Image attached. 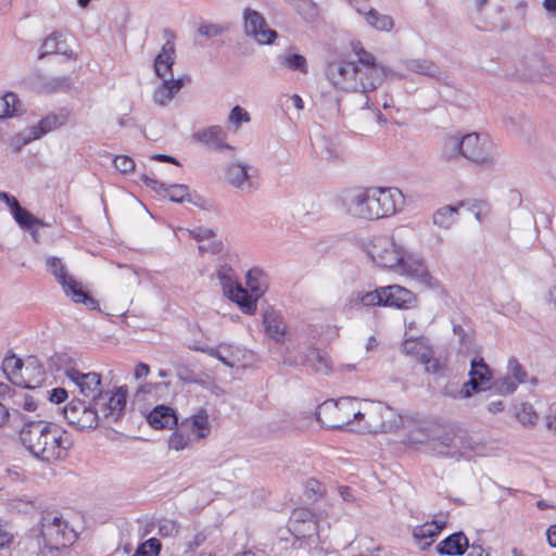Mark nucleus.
Wrapping results in <instances>:
<instances>
[{
    "mask_svg": "<svg viewBox=\"0 0 556 556\" xmlns=\"http://www.w3.org/2000/svg\"><path fill=\"white\" fill-rule=\"evenodd\" d=\"M353 59L341 58L331 62L326 71L328 79L338 88L368 93L376 90L388 79H402L396 73L377 62L375 55L367 51L361 41L352 42Z\"/></svg>",
    "mask_w": 556,
    "mask_h": 556,
    "instance_id": "1",
    "label": "nucleus"
},
{
    "mask_svg": "<svg viewBox=\"0 0 556 556\" xmlns=\"http://www.w3.org/2000/svg\"><path fill=\"white\" fill-rule=\"evenodd\" d=\"M20 439L33 456L47 463L65 458L73 445L56 425L43 420H25Z\"/></svg>",
    "mask_w": 556,
    "mask_h": 556,
    "instance_id": "2",
    "label": "nucleus"
},
{
    "mask_svg": "<svg viewBox=\"0 0 556 556\" xmlns=\"http://www.w3.org/2000/svg\"><path fill=\"white\" fill-rule=\"evenodd\" d=\"M358 399L341 397L336 402H325L317 412L318 421L327 428H356Z\"/></svg>",
    "mask_w": 556,
    "mask_h": 556,
    "instance_id": "3",
    "label": "nucleus"
},
{
    "mask_svg": "<svg viewBox=\"0 0 556 556\" xmlns=\"http://www.w3.org/2000/svg\"><path fill=\"white\" fill-rule=\"evenodd\" d=\"M463 157L486 168L502 165L496 146L488 134L470 132L463 136Z\"/></svg>",
    "mask_w": 556,
    "mask_h": 556,
    "instance_id": "4",
    "label": "nucleus"
},
{
    "mask_svg": "<svg viewBox=\"0 0 556 556\" xmlns=\"http://www.w3.org/2000/svg\"><path fill=\"white\" fill-rule=\"evenodd\" d=\"M46 264L48 270L61 285L66 296H68L74 303H83L90 309H99V302L83 289V285L80 282L67 274L61 258L55 256L48 257Z\"/></svg>",
    "mask_w": 556,
    "mask_h": 556,
    "instance_id": "5",
    "label": "nucleus"
},
{
    "mask_svg": "<svg viewBox=\"0 0 556 556\" xmlns=\"http://www.w3.org/2000/svg\"><path fill=\"white\" fill-rule=\"evenodd\" d=\"M356 430L358 432H384L388 428L386 419L391 416V409L381 402L358 400Z\"/></svg>",
    "mask_w": 556,
    "mask_h": 556,
    "instance_id": "6",
    "label": "nucleus"
},
{
    "mask_svg": "<svg viewBox=\"0 0 556 556\" xmlns=\"http://www.w3.org/2000/svg\"><path fill=\"white\" fill-rule=\"evenodd\" d=\"M403 247L386 237H378L364 244L365 253L380 267L395 269L402 260Z\"/></svg>",
    "mask_w": 556,
    "mask_h": 556,
    "instance_id": "7",
    "label": "nucleus"
},
{
    "mask_svg": "<svg viewBox=\"0 0 556 556\" xmlns=\"http://www.w3.org/2000/svg\"><path fill=\"white\" fill-rule=\"evenodd\" d=\"M372 220L396 214L404 206L405 199L397 188H369Z\"/></svg>",
    "mask_w": 556,
    "mask_h": 556,
    "instance_id": "8",
    "label": "nucleus"
},
{
    "mask_svg": "<svg viewBox=\"0 0 556 556\" xmlns=\"http://www.w3.org/2000/svg\"><path fill=\"white\" fill-rule=\"evenodd\" d=\"M518 76L530 81H551L556 77V68L539 53H526L516 66Z\"/></svg>",
    "mask_w": 556,
    "mask_h": 556,
    "instance_id": "9",
    "label": "nucleus"
},
{
    "mask_svg": "<svg viewBox=\"0 0 556 556\" xmlns=\"http://www.w3.org/2000/svg\"><path fill=\"white\" fill-rule=\"evenodd\" d=\"M41 535L47 546L61 548L70 544L74 538L73 531L68 529L62 517L48 514L42 517Z\"/></svg>",
    "mask_w": 556,
    "mask_h": 556,
    "instance_id": "10",
    "label": "nucleus"
},
{
    "mask_svg": "<svg viewBox=\"0 0 556 556\" xmlns=\"http://www.w3.org/2000/svg\"><path fill=\"white\" fill-rule=\"evenodd\" d=\"M341 207L353 217L372 220L369 188H356L344 191L340 197Z\"/></svg>",
    "mask_w": 556,
    "mask_h": 556,
    "instance_id": "11",
    "label": "nucleus"
},
{
    "mask_svg": "<svg viewBox=\"0 0 556 556\" xmlns=\"http://www.w3.org/2000/svg\"><path fill=\"white\" fill-rule=\"evenodd\" d=\"M242 17L244 34L257 43L270 45L277 38L276 30L268 27L265 17L256 10L247 8Z\"/></svg>",
    "mask_w": 556,
    "mask_h": 556,
    "instance_id": "12",
    "label": "nucleus"
},
{
    "mask_svg": "<svg viewBox=\"0 0 556 556\" xmlns=\"http://www.w3.org/2000/svg\"><path fill=\"white\" fill-rule=\"evenodd\" d=\"M64 418L77 429H94L98 426V412L80 400H72L63 408Z\"/></svg>",
    "mask_w": 556,
    "mask_h": 556,
    "instance_id": "13",
    "label": "nucleus"
},
{
    "mask_svg": "<svg viewBox=\"0 0 556 556\" xmlns=\"http://www.w3.org/2000/svg\"><path fill=\"white\" fill-rule=\"evenodd\" d=\"M469 380L464 382L460 393L464 397H470L473 393L481 392L491 387L492 372L483 358H475L470 363Z\"/></svg>",
    "mask_w": 556,
    "mask_h": 556,
    "instance_id": "14",
    "label": "nucleus"
},
{
    "mask_svg": "<svg viewBox=\"0 0 556 556\" xmlns=\"http://www.w3.org/2000/svg\"><path fill=\"white\" fill-rule=\"evenodd\" d=\"M24 363L15 355L7 356L2 362V370L10 382L15 386L23 387L24 389H35L45 380V371L41 366H35L36 381L33 383L29 379L21 375Z\"/></svg>",
    "mask_w": 556,
    "mask_h": 556,
    "instance_id": "15",
    "label": "nucleus"
},
{
    "mask_svg": "<svg viewBox=\"0 0 556 556\" xmlns=\"http://www.w3.org/2000/svg\"><path fill=\"white\" fill-rule=\"evenodd\" d=\"M401 257L402 260L399 262V265H396L394 270L426 286H433V278L419 256L408 252L406 249H403Z\"/></svg>",
    "mask_w": 556,
    "mask_h": 556,
    "instance_id": "16",
    "label": "nucleus"
},
{
    "mask_svg": "<svg viewBox=\"0 0 556 556\" xmlns=\"http://www.w3.org/2000/svg\"><path fill=\"white\" fill-rule=\"evenodd\" d=\"M65 375L73 383H75L84 396L94 399L97 405L101 404L99 397L101 376L99 374H84L76 368H68L66 369Z\"/></svg>",
    "mask_w": 556,
    "mask_h": 556,
    "instance_id": "17",
    "label": "nucleus"
},
{
    "mask_svg": "<svg viewBox=\"0 0 556 556\" xmlns=\"http://www.w3.org/2000/svg\"><path fill=\"white\" fill-rule=\"evenodd\" d=\"M250 165L242 162L231 163L226 169V179L232 187L243 192H251L256 189Z\"/></svg>",
    "mask_w": 556,
    "mask_h": 556,
    "instance_id": "18",
    "label": "nucleus"
},
{
    "mask_svg": "<svg viewBox=\"0 0 556 556\" xmlns=\"http://www.w3.org/2000/svg\"><path fill=\"white\" fill-rule=\"evenodd\" d=\"M381 292L383 295V306L407 309L416 303L415 294L399 285L381 287Z\"/></svg>",
    "mask_w": 556,
    "mask_h": 556,
    "instance_id": "19",
    "label": "nucleus"
},
{
    "mask_svg": "<svg viewBox=\"0 0 556 556\" xmlns=\"http://www.w3.org/2000/svg\"><path fill=\"white\" fill-rule=\"evenodd\" d=\"M265 333L276 343H283L287 334V323L282 314L274 307H268L263 313Z\"/></svg>",
    "mask_w": 556,
    "mask_h": 556,
    "instance_id": "20",
    "label": "nucleus"
},
{
    "mask_svg": "<svg viewBox=\"0 0 556 556\" xmlns=\"http://www.w3.org/2000/svg\"><path fill=\"white\" fill-rule=\"evenodd\" d=\"M330 523L326 519H315L302 525L289 527V531L296 539H307L312 543L320 542L321 536H327Z\"/></svg>",
    "mask_w": 556,
    "mask_h": 556,
    "instance_id": "21",
    "label": "nucleus"
},
{
    "mask_svg": "<svg viewBox=\"0 0 556 556\" xmlns=\"http://www.w3.org/2000/svg\"><path fill=\"white\" fill-rule=\"evenodd\" d=\"M407 71L435 79L447 85V74L442 71L433 61L427 59H409L404 61Z\"/></svg>",
    "mask_w": 556,
    "mask_h": 556,
    "instance_id": "22",
    "label": "nucleus"
},
{
    "mask_svg": "<svg viewBox=\"0 0 556 556\" xmlns=\"http://www.w3.org/2000/svg\"><path fill=\"white\" fill-rule=\"evenodd\" d=\"M176 51L173 40H167L154 60V71L159 78L168 79L173 77V65L175 64Z\"/></svg>",
    "mask_w": 556,
    "mask_h": 556,
    "instance_id": "23",
    "label": "nucleus"
},
{
    "mask_svg": "<svg viewBox=\"0 0 556 556\" xmlns=\"http://www.w3.org/2000/svg\"><path fill=\"white\" fill-rule=\"evenodd\" d=\"M127 403L126 387L117 388L109 397L108 402L102 404V414L109 421L116 422L124 414Z\"/></svg>",
    "mask_w": 556,
    "mask_h": 556,
    "instance_id": "24",
    "label": "nucleus"
},
{
    "mask_svg": "<svg viewBox=\"0 0 556 556\" xmlns=\"http://www.w3.org/2000/svg\"><path fill=\"white\" fill-rule=\"evenodd\" d=\"M226 131L222 126L218 125L210 126L194 134V138L199 142H202L214 150L232 149L226 142Z\"/></svg>",
    "mask_w": 556,
    "mask_h": 556,
    "instance_id": "25",
    "label": "nucleus"
},
{
    "mask_svg": "<svg viewBox=\"0 0 556 556\" xmlns=\"http://www.w3.org/2000/svg\"><path fill=\"white\" fill-rule=\"evenodd\" d=\"M142 180L144 184L156 192H164V195L168 197V199L176 203H182L186 200H189L188 187L186 185H169L166 186L163 182H160L153 178H150L146 175L142 176Z\"/></svg>",
    "mask_w": 556,
    "mask_h": 556,
    "instance_id": "26",
    "label": "nucleus"
},
{
    "mask_svg": "<svg viewBox=\"0 0 556 556\" xmlns=\"http://www.w3.org/2000/svg\"><path fill=\"white\" fill-rule=\"evenodd\" d=\"M163 83L154 90L153 100L160 106L167 105L185 85V78L162 79Z\"/></svg>",
    "mask_w": 556,
    "mask_h": 556,
    "instance_id": "27",
    "label": "nucleus"
},
{
    "mask_svg": "<svg viewBox=\"0 0 556 556\" xmlns=\"http://www.w3.org/2000/svg\"><path fill=\"white\" fill-rule=\"evenodd\" d=\"M148 422L154 429H172L177 426L178 417L176 412L166 405L154 407L147 417Z\"/></svg>",
    "mask_w": 556,
    "mask_h": 556,
    "instance_id": "28",
    "label": "nucleus"
},
{
    "mask_svg": "<svg viewBox=\"0 0 556 556\" xmlns=\"http://www.w3.org/2000/svg\"><path fill=\"white\" fill-rule=\"evenodd\" d=\"M469 546L467 536L463 532H456L441 541L435 549L440 555H463Z\"/></svg>",
    "mask_w": 556,
    "mask_h": 556,
    "instance_id": "29",
    "label": "nucleus"
},
{
    "mask_svg": "<svg viewBox=\"0 0 556 556\" xmlns=\"http://www.w3.org/2000/svg\"><path fill=\"white\" fill-rule=\"evenodd\" d=\"M439 156L444 162L457 161L463 157V136L446 135L442 138Z\"/></svg>",
    "mask_w": 556,
    "mask_h": 556,
    "instance_id": "30",
    "label": "nucleus"
},
{
    "mask_svg": "<svg viewBox=\"0 0 556 556\" xmlns=\"http://www.w3.org/2000/svg\"><path fill=\"white\" fill-rule=\"evenodd\" d=\"M59 53L72 58V51H68L65 37L61 31L51 33L41 43L39 49V59H43L49 54Z\"/></svg>",
    "mask_w": 556,
    "mask_h": 556,
    "instance_id": "31",
    "label": "nucleus"
},
{
    "mask_svg": "<svg viewBox=\"0 0 556 556\" xmlns=\"http://www.w3.org/2000/svg\"><path fill=\"white\" fill-rule=\"evenodd\" d=\"M181 426L190 428L197 439H205L211 429L208 414L204 408H200L195 414L185 419Z\"/></svg>",
    "mask_w": 556,
    "mask_h": 556,
    "instance_id": "32",
    "label": "nucleus"
},
{
    "mask_svg": "<svg viewBox=\"0 0 556 556\" xmlns=\"http://www.w3.org/2000/svg\"><path fill=\"white\" fill-rule=\"evenodd\" d=\"M66 122L65 115H56L51 114L42 118L37 126H34L29 129V135L26 139V142L35 139H39L46 134L59 128L64 125Z\"/></svg>",
    "mask_w": 556,
    "mask_h": 556,
    "instance_id": "33",
    "label": "nucleus"
},
{
    "mask_svg": "<svg viewBox=\"0 0 556 556\" xmlns=\"http://www.w3.org/2000/svg\"><path fill=\"white\" fill-rule=\"evenodd\" d=\"M72 78L70 76L46 77L38 78L36 88L42 92H63L72 87Z\"/></svg>",
    "mask_w": 556,
    "mask_h": 556,
    "instance_id": "34",
    "label": "nucleus"
},
{
    "mask_svg": "<svg viewBox=\"0 0 556 556\" xmlns=\"http://www.w3.org/2000/svg\"><path fill=\"white\" fill-rule=\"evenodd\" d=\"M350 305L354 308L359 306H383L381 287L367 292H353L350 296Z\"/></svg>",
    "mask_w": 556,
    "mask_h": 556,
    "instance_id": "35",
    "label": "nucleus"
},
{
    "mask_svg": "<svg viewBox=\"0 0 556 556\" xmlns=\"http://www.w3.org/2000/svg\"><path fill=\"white\" fill-rule=\"evenodd\" d=\"M459 203L457 205H444L438 208L432 215V222L442 229H450L458 217Z\"/></svg>",
    "mask_w": 556,
    "mask_h": 556,
    "instance_id": "36",
    "label": "nucleus"
},
{
    "mask_svg": "<svg viewBox=\"0 0 556 556\" xmlns=\"http://www.w3.org/2000/svg\"><path fill=\"white\" fill-rule=\"evenodd\" d=\"M441 444L445 447L457 448V453L464 457H470V452L476 451V446L472 444L471 439L468 437H451L445 434L441 438ZM451 455H455L456 452H447Z\"/></svg>",
    "mask_w": 556,
    "mask_h": 556,
    "instance_id": "37",
    "label": "nucleus"
},
{
    "mask_svg": "<svg viewBox=\"0 0 556 556\" xmlns=\"http://www.w3.org/2000/svg\"><path fill=\"white\" fill-rule=\"evenodd\" d=\"M226 295H228L231 301L236 302L244 313H255L257 298H253V295L249 294V292L243 289L241 285L236 286L233 292H228Z\"/></svg>",
    "mask_w": 556,
    "mask_h": 556,
    "instance_id": "38",
    "label": "nucleus"
},
{
    "mask_svg": "<svg viewBox=\"0 0 556 556\" xmlns=\"http://www.w3.org/2000/svg\"><path fill=\"white\" fill-rule=\"evenodd\" d=\"M366 23L379 31H391L394 27V21L390 15L381 14L377 10L370 8L364 16Z\"/></svg>",
    "mask_w": 556,
    "mask_h": 556,
    "instance_id": "39",
    "label": "nucleus"
},
{
    "mask_svg": "<svg viewBox=\"0 0 556 556\" xmlns=\"http://www.w3.org/2000/svg\"><path fill=\"white\" fill-rule=\"evenodd\" d=\"M278 62L281 66L291 71H296L302 74H307L308 72L305 56L299 53L286 51L278 56Z\"/></svg>",
    "mask_w": 556,
    "mask_h": 556,
    "instance_id": "40",
    "label": "nucleus"
},
{
    "mask_svg": "<svg viewBox=\"0 0 556 556\" xmlns=\"http://www.w3.org/2000/svg\"><path fill=\"white\" fill-rule=\"evenodd\" d=\"M247 286L255 298L263 295L267 289L266 275L260 268H252L247 274Z\"/></svg>",
    "mask_w": 556,
    "mask_h": 556,
    "instance_id": "41",
    "label": "nucleus"
},
{
    "mask_svg": "<svg viewBox=\"0 0 556 556\" xmlns=\"http://www.w3.org/2000/svg\"><path fill=\"white\" fill-rule=\"evenodd\" d=\"M21 102L14 92H7L0 98V118L17 115L21 112Z\"/></svg>",
    "mask_w": 556,
    "mask_h": 556,
    "instance_id": "42",
    "label": "nucleus"
},
{
    "mask_svg": "<svg viewBox=\"0 0 556 556\" xmlns=\"http://www.w3.org/2000/svg\"><path fill=\"white\" fill-rule=\"evenodd\" d=\"M216 277L219 280V283L224 290V293L233 292V289L236 286H239V283L236 280V274L235 270L231 268L228 264H222L219 265Z\"/></svg>",
    "mask_w": 556,
    "mask_h": 556,
    "instance_id": "43",
    "label": "nucleus"
},
{
    "mask_svg": "<svg viewBox=\"0 0 556 556\" xmlns=\"http://www.w3.org/2000/svg\"><path fill=\"white\" fill-rule=\"evenodd\" d=\"M305 363L317 372L328 374L330 371L329 359L319 350H309L305 357Z\"/></svg>",
    "mask_w": 556,
    "mask_h": 556,
    "instance_id": "44",
    "label": "nucleus"
},
{
    "mask_svg": "<svg viewBox=\"0 0 556 556\" xmlns=\"http://www.w3.org/2000/svg\"><path fill=\"white\" fill-rule=\"evenodd\" d=\"M14 219L23 230H31L33 228L48 226L43 220L37 218L24 207L14 216Z\"/></svg>",
    "mask_w": 556,
    "mask_h": 556,
    "instance_id": "45",
    "label": "nucleus"
},
{
    "mask_svg": "<svg viewBox=\"0 0 556 556\" xmlns=\"http://www.w3.org/2000/svg\"><path fill=\"white\" fill-rule=\"evenodd\" d=\"M516 416L517 419L527 427H533L539 420V416L533 406L527 403H522L517 407Z\"/></svg>",
    "mask_w": 556,
    "mask_h": 556,
    "instance_id": "46",
    "label": "nucleus"
},
{
    "mask_svg": "<svg viewBox=\"0 0 556 556\" xmlns=\"http://www.w3.org/2000/svg\"><path fill=\"white\" fill-rule=\"evenodd\" d=\"M440 533V528L435 522H426L421 526H417L413 530V536L416 542H421L426 539H433Z\"/></svg>",
    "mask_w": 556,
    "mask_h": 556,
    "instance_id": "47",
    "label": "nucleus"
},
{
    "mask_svg": "<svg viewBox=\"0 0 556 556\" xmlns=\"http://www.w3.org/2000/svg\"><path fill=\"white\" fill-rule=\"evenodd\" d=\"M459 206L466 207L468 211H475V208H478V212H476L473 215L479 222H481L490 213L489 204L482 200L460 201Z\"/></svg>",
    "mask_w": 556,
    "mask_h": 556,
    "instance_id": "48",
    "label": "nucleus"
},
{
    "mask_svg": "<svg viewBox=\"0 0 556 556\" xmlns=\"http://www.w3.org/2000/svg\"><path fill=\"white\" fill-rule=\"evenodd\" d=\"M518 387V379H514L509 374L494 382L495 390L503 395L513 393Z\"/></svg>",
    "mask_w": 556,
    "mask_h": 556,
    "instance_id": "49",
    "label": "nucleus"
},
{
    "mask_svg": "<svg viewBox=\"0 0 556 556\" xmlns=\"http://www.w3.org/2000/svg\"><path fill=\"white\" fill-rule=\"evenodd\" d=\"M250 121L251 116L249 112L239 105L233 106L228 116V123L233 125L236 129H238L242 123H249Z\"/></svg>",
    "mask_w": 556,
    "mask_h": 556,
    "instance_id": "50",
    "label": "nucleus"
},
{
    "mask_svg": "<svg viewBox=\"0 0 556 556\" xmlns=\"http://www.w3.org/2000/svg\"><path fill=\"white\" fill-rule=\"evenodd\" d=\"M317 519L308 509L305 508H298L294 509L291 514V517L288 522V527L302 525L308 521H313Z\"/></svg>",
    "mask_w": 556,
    "mask_h": 556,
    "instance_id": "51",
    "label": "nucleus"
},
{
    "mask_svg": "<svg viewBox=\"0 0 556 556\" xmlns=\"http://www.w3.org/2000/svg\"><path fill=\"white\" fill-rule=\"evenodd\" d=\"M506 372L509 374L514 379H518V384L526 381L527 371L515 357L508 359Z\"/></svg>",
    "mask_w": 556,
    "mask_h": 556,
    "instance_id": "52",
    "label": "nucleus"
},
{
    "mask_svg": "<svg viewBox=\"0 0 556 556\" xmlns=\"http://www.w3.org/2000/svg\"><path fill=\"white\" fill-rule=\"evenodd\" d=\"M190 438L178 431L172 433L168 440V446L175 451H181L189 446Z\"/></svg>",
    "mask_w": 556,
    "mask_h": 556,
    "instance_id": "53",
    "label": "nucleus"
},
{
    "mask_svg": "<svg viewBox=\"0 0 556 556\" xmlns=\"http://www.w3.org/2000/svg\"><path fill=\"white\" fill-rule=\"evenodd\" d=\"M295 8L298 12L307 21H312L317 16V8L309 0H301Z\"/></svg>",
    "mask_w": 556,
    "mask_h": 556,
    "instance_id": "54",
    "label": "nucleus"
},
{
    "mask_svg": "<svg viewBox=\"0 0 556 556\" xmlns=\"http://www.w3.org/2000/svg\"><path fill=\"white\" fill-rule=\"evenodd\" d=\"M117 267L122 271L119 275L121 279H124L127 282L132 283V285L140 283L139 275H138V271L136 268H134L132 266L122 265V264H117Z\"/></svg>",
    "mask_w": 556,
    "mask_h": 556,
    "instance_id": "55",
    "label": "nucleus"
},
{
    "mask_svg": "<svg viewBox=\"0 0 556 556\" xmlns=\"http://www.w3.org/2000/svg\"><path fill=\"white\" fill-rule=\"evenodd\" d=\"M161 549V543L157 539H149L144 543H142L138 551L141 552L142 555L147 556H157Z\"/></svg>",
    "mask_w": 556,
    "mask_h": 556,
    "instance_id": "56",
    "label": "nucleus"
},
{
    "mask_svg": "<svg viewBox=\"0 0 556 556\" xmlns=\"http://www.w3.org/2000/svg\"><path fill=\"white\" fill-rule=\"evenodd\" d=\"M113 163L116 169L124 174L131 173L135 169L134 160L126 155L116 156Z\"/></svg>",
    "mask_w": 556,
    "mask_h": 556,
    "instance_id": "57",
    "label": "nucleus"
},
{
    "mask_svg": "<svg viewBox=\"0 0 556 556\" xmlns=\"http://www.w3.org/2000/svg\"><path fill=\"white\" fill-rule=\"evenodd\" d=\"M420 362L425 365V369L427 372L435 374L440 369L439 362L432 356L431 351H425L420 355Z\"/></svg>",
    "mask_w": 556,
    "mask_h": 556,
    "instance_id": "58",
    "label": "nucleus"
},
{
    "mask_svg": "<svg viewBox=\"0 0 556 556\" xmlns=\"http://www.w3.org/2000/svg\"><path fill=\"white\" fill-rule=\"evenodd\" d=\"M0 200L9 206L13 217L23 210L17 199L8 192H0Z\"/></svg>",
    "mask_w": 556,
    "mask_h": 556,
    "instance_id": "59",
    "label": "nucleus"
},
{
    "mask_svg": "<svg viewBox=\"0 0 556 556\" xmlns=\"http://www.w3.org/2000/svg\"><path fill=\"white\" fill-rule=\"evenodd\" d=\"M359 118L362 121L377 119L381 125H386L388 123L387 118L380 112L370 111L368 109H362L359 112Z\"/></svg>",
    "mask_w": 556,
    "mask_h": 556,
    "instance_id": "60",
    "label": "nucleus"
},
{
    "mask_svg": "<svg viewBox=\"0 0 556 556\" xmlns=\"http://www.w3.org/2000/svg\"><path fill=\"white\" fill-rule=\"evenodd\" d=\"M223 27L216 24H205L200 26L199 33L205 37H216L223 33Z\"/></svg>",
    "mask_w": 556,
    "mask_h": 556,
    "instance_id": "61",
    "label": "nucleus"
},
{
    "mask_svg": "<svg viewBox=\"0 0 556 556\" xmlns=\"http://www.w3.org/2000/svg\"><path fill=\"white\" fill-rule=\"evenodd\" d=\"M67 399V391L63 388H54L49 391V400L52 403L60 404Z\"/></svg>",
    "mask_w": 556,
    "mask_h": 556,
    "instance_id": "62",
    "label": "nucleus"
},
{
    "mask_svg": "<svg viewBox=\"0 0 556 556\" xmlns=\"http://www.w3.org/2000/svg\"><path fill=\"white\" fill-rule=\"evenodd\" d=\"M157 387H159L157 383H151V382L143 383V384L139 386V388L136 391L135 396L137 400H144V396L147 394L152 393L154 390L157 389Z\"/></svg>",
    "mask_w": 556,
    "mask_h": 556,
    "instance_id": "63",
    "label": "nucleus"
},
{
    "mask_svg": "<svg viewBox=\"0 0 556 556\" xmlns=\"http://www.w3.org/2000/svg\"><path fill=\"white\" fill-rule=\"evenodd\" d=\"M190 236L197 241L208 239L213 236V231L207 228H198L189 231Z\"/></svg>",
    "mask_w": 556,
    "mask_h": 556,
    "instance_id": "64",
    "label": "nucleus"
}]
</instances>
